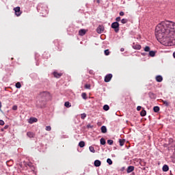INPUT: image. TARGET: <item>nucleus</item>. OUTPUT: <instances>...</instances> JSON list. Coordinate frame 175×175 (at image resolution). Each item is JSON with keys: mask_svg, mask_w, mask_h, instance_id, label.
<instances>
[{"mask_svg": "<svg viewBox=\"0 0 175 175\" xmlns=\"http://www.w3.org/2000/svg\"><path fill=\"white\" fill-rule=\"evenodd\" d=\"M155 36L163 44H175V23L166 21L157 25Z\"/></svg>", "mask_w": 175, "mask_h": 175, "instance_id": "obj_1", "label": "nucleus"}, {"mask_svg": "<svg viewBox=\"0 0 175 175\" xmlns=\"http://www.w3.org/2000/svg\"><path fill=\"white\" fill-rule=\"evenodd\" d=\"M36 106L40 107V109H42V107H44L46 106V99L38 98V100L36 102Z\"/></svg>", "mask_w": 175, "mask_h": 175, "instance_id": "obj_2", "label": "nucleus"}, {"mask_svg": "<svg viewBox=\"0 0 175 175\" xmlns=\"http://www.w3.org/2000/svg\"><path fill=\"white\" fill-rule=\"evenodd\" d=\"M111 28L114 29L116 33H118L120 31V23L118 22H113L111 25Z\"/></svg>", "mask_w": 175, "mask_h": 175, "instance_id": "obj_3", "label": "nucleus"}, {"mask_svg": "<svg viewBox=\"0 0 175 175\" xmlns=\"http://www.w3.org/2000/svg\"><path fill=\"white\" fill-rule=\"evenodd\" d=\"M47 96H50V93L48 92H42L40 93L38 98H41V99H46V98H47Z\"/></svg>", "mask_w": 175, "mask_h": 175, "instance_id": "obj_4", "label": "nucleus"}, {"mask_svg": "<svg viewBox=\"0 0 175 175\" xmlns=\"http://www.w3.org/2000/svg\"><path fill=\"white\" fill-rule=\"evenodd\" d=\"M14 10L15 12V14L16 16H17V17H20V16H21V11L20 10V7H16L14 8Z\"/></svg>", "mask_w": 175, "mask_h": 175, "instance_id": "obj_5", "label": "nucleus"}, {"mask_svg": "<svg viewBox=\"0 0 175 175\" xmlns=\"http://www.w3.org/2000/svg\"><path fill=\"white\" fill-rule=\"evenodd\" d=\"M112 78H113V75L111 74L107 75L105 77V83H109V81H110V80H111Z\"/></svg>", "mask_w": 175, "mask_h": 175, "instance_id": "obj_6", "label": "nucleus"}, {"mask_svg": "<svg viewBox=\"0 0 175 175\" xmlns=\"http://www.w3.org/2000/svg\"><path fill=\"white\" fill-rule=\"evenodd\" d=\"M103 31H105V27H103L102 25H99L96 29L97 33H102V32H103Z\"/></svg>", "mask_w": 175, "mask_h": 175, "instance_id": "obj_7", "label": "nucleus"}, {"mask_svg": "<svg viewBox=\"0 0 175 175\" xmlns=\"http://www.w3.org/2000/svg\"><path fill=\"white\" fill-rule=\"evenodd\" d=\"M85 33H87V31L84 29H81L79 31V35L80 36H84V35H85Z\"/></svg>", "mask_w": 175, "mask_h": 175, "instance_id": "obj_8", "label": "nucleus"}, {"mask_svg": "<svg viewBox=\"0 0 175 175\" xmlns=\"http://www.w3.org/2000/svg\"><path fill=\"white\" fill-rule=\"evenodd\" d=\"M133 170H135V167L132 166V165H130L127 167L126 172L127 173H132V172H133Z\"/></svg>", "mask_w": 175, "mask_h": 175, "instance_id": "obj_9", "label": "nucleus"}, {"mask_svg": "<svg viewBox=\"0 0 175 175\" xmlns=\"http://www.w3.org/2000/svg\"><path fill=\"white\" fill-rule=\"evenodd\" d=\"M163 78L162 77V76L161 75H157L156 77V81L158 82V83H161V81H163Z\"/></svg>", "mask_w": 175, "mask_h": 175, "instance_id": "obj_10", "label": "nucleus"}, {"mask_svg": "<svg viewBox=\"0 0 175 175\" xmlns=\"http://www.w3.org/2000/svg\"><path fill=\"white\" fill-rule=\"evenodd\" d=\"M133 49H134L135 50H140V49H142V45L133 44Z\"/></svg>", "mask_w": 175, "mask_h": 175, "instance_id": "obj_11", "label": "nucleus"}, {"mask_svg": "<svg viewBox=\"0 0 175 175\" xmlns=\"http://www.w3.org/2000/svg\"><path fill=\"white\" fill-rule=\"evenodd\" d=\"M53 76H54V77H56V79H59V77H61V76H62V74L58 73L57 72H53Z\"/></svg>", "mask_w": 175, "mask_h": 175, "instance_id": "obj_12", "label": "nucleus"}, {"mask_svg": "<svg viewBox=\"0 0 175 175\" xmlns=\"http://www.w3.org/2000/svg\"><path fill=\"white\" fill-rule=\"evenodd\" d=\"M101 164L102 163L99 160H96L94 161V166H96V167H99V166H100Z\"/></svg>", "mask_w": 175, "mask_h": 175, "instance_id": "obj_13", "label": "nucleus"}, {"mask_svg": "<svg viewBox=\"0 0 175 175\" xmlns=\"http://www.w3.org/2000/svg\"><path fill=\"white\" fill-rule=\"evenodd\" d=\"M33 122H38V118H31L29 119V123L30 124H33Z\"/></svg>", "mask_w": 175, "mask_h": 175, "instance_id": "obj_14", "label": "nucleus"}, {"mask_svg": "<svg viewBox=\"0 0 175 175\" xmlns=\"http://www.w3.org/2000/svg\"><path fill=\"white\" fill-rule=\"evenodd\" d=\"M27 135L28 136V137H30V139L32 137H35V133L32 132H27Z\"/></svg>", "mask_w": 175, "mask_h": 175, "instance_id": "obj_15", "label": "nucleus"}, {"mask_svg": "<svg viewBox=\"0 0 175 175\" xmlns=\"http://www.w3.org/2000/svg\"><path fill=\"white\" fill-rule=\"evenodd\" d=\"M163 172H169V165H164L163 166Z\"/></svg>", "mask_w": 175, "mask_h": 175, "instance_id": "obj_16", "label": "nucleus"}, {"mask_svg": "<svg viewBox=\"0 0 175 175\" xmlns=\"http://www.w3.org/2000/svg\"><path fill=\"white\" fill-rule=\"evenodd\" d=\"M101 132L102 133H106L107 132V128L105 126H101Z\"/></svg>", "mask_w": 175, "mask_h": 175, "instance_id": "obj_17", "label": "nucleus"}, {"mask_svg": "<svg viewBox=\"0 0 175 175\" xmlns=\"http://www.w3.org/2000/svg\"><path fill=\"white\" fill-rule=\"evenodd\" d=\"M140 115L142 117H146V116L147 115V111H146V110L144 109H142L140 113Z\"/></svg>", "mask_w": 175, "mask_h": 175, "instance_id": "obj_18", "label": "nucleus"}, {"mask_svg": "<svg viewBox=\"0 0 175 175\" xmlns=\"http://www.w3.org/2000/svg\"><path fill=\"white\" fill-rule=\"evenodd\" d=\"M79 147H81V148H83V147H85V142H84V141H81L79 143Z\"/></svg>", "mask_w": 175, "mask_h": 175, "instance_id": "obj_19", "label": "nucleus"}, {"mask_svg": "<svg viewBox=\"0 0 175 175\" xmlns=\"http://www.w3.org/2000/svg\"><path fill=\"white\" fill-rule=\"evenodd\" d=\"M156 52L154 51H149V56L150 57H155Z\"/></svg>", "mask_w": 175, "mask_h": 175, "instance_id": "obj_20", "label": "nucleus"}, {"mask_svg": "<svg viewBox=\"0 0 175 175\" xmlns=\"http://www.w3.org/2000/svg\"><path fill=\"white\" fill-rule=\"evenodd\" d=\"M100 142L102 146H105V144H106V139H105V138H101Z\"/></svg>", "mask_w": 175, "mask_h": 175, "instance_id": "obj_21", "label": "nucleus"}, {"mask_svg": "<svg viewBox=\"0 0 175 175\" xmlns=\"http://www.w3.org/2000/svg\"><path fill=\"white\" fill-rule=\"evenodd\" d=\"M120 146L122 147L125 144V139H119Z\"/></svg>", "mask_w": 175, "mask_h": 175, "instance_id": "obj_22", "label": "nucleus"}, {"mask_svg": "<svg viewBox=\"0 0 175 175\" xmlns=\"http://www.w3.org/2000/svg\"><path fill=\"white\" fill-rule=\"evenodd\" d=\"M109 109H110V107H109V105H105L103 106V110H105V111H107Z\"/></svg>", "mask_w": 175, "mask_h": 175, "instance_id": "obj_23", "label": "nucleus"}, {"mask_svg": "<svg viewBox=\"0 0 175 175\" xmlns=\"http://www.w3.org/2000/svg\"><path fill=\"white\" fill-rule=\"evenodd\" d=\"M153 110H154V113H158V111H159V107H158V106L154 107Z\"/></svg>", "mask_w": 175, "mask_h": 175, "instance_id": "obj_24", "label": "nucleus"}, {"mask_svg": "<svg viewBox=\"0 0 175 175\" xmlns=\"http://www.w3.org/2000/svg\"><path fill=\"white\" fill-rule=\"evenodd\" d=\"M87 117V113H83L81 114V120H85V118Z\"/></svg>", "mask_w": 175, "mask_h": 175, "instance_id": "obj_25", "label": "nucleus"}, {"mask_svg": "<svg viewBox=\"0 0 175 175\" xmlns=\"http://www.w3.org/2000/svg\"><path fill=\"white\" fill-rule=\"evenodd\" d=\"M64 106L66 107H70L72 105H70V103H69L68 101H66L65 103H64Z\"/></svg>", "mask_w": 175, "mask_h": 175, "instance_id": "obj_26", "label": "nucleus"}, {"mask_svg": "<svg viewBox=\"0 0 175 175\" xmlns=\"http://www.w3.org/2000/svg\"><path fill=\"white\" fill-rule=\"evenodd\" d=\"M89 150H90V152L95 153V148H94L93 146H90Z\"/></svg>", "mask_w": 175, "mask_h": 175, "instance_id": "obj_27", "label": "nucleus"}, {"mask_svg": "<svg viewBox=\"0 0 175 175\" xmlns=\"http://www.w3.org/2000/svg\"><path fill=\"white\" fill-rule=\"evenodd\" d=\"M150 46H145L144 51H146V53H148V52H150Z\"/></svg>", "mask_w": 175, "mask_h": 175, "instance_id": "obj_28", "label": "nucleus"}, {"mask_svg": "<svg viewBox=\"0 0 175 175\" xmlns=\"http://www.w3.org/2000/svg\"><path fill=\"white\" fill-rule=\"evenodd\" d=\"M121 23H122V24H126V23H128V19L123 18L121 20Z\"/></svg>", "mask_w": 175, "mask_h": 175, "instance_id": "obj_29", "label": "nucleus"}, {"mask_svg": "<svg viewBox=\"0 0 175 175\" xmlns=\"http://www.w3.org/2000/svg\"><path fill=\"white\" fill-rule=\"evenodd\" d=\"M105 55H110V51H109V49H106L105 51Z\"/></svg>", "mask_w": 175, "mask_h": 175, "instance_id": "obj_30", "label": "nucleus"}, {"mask_svg": "<svg viewBox=\"0 0 175 175\" xmlns=\"http://www.w3.org/2000/svg\"><path fill=\"white\" fill-rule=\"evenodd\" d=\"M16 88H21V83L17 82V83H16Z\"/></svg>", "mask_w": 175, "mask_h": 175, "instance_id": "obj_31", "label": "nucleus"}, {"mask_svg": "<svg viewBox=\"0 0 175 175\" xmlns=\"http://www.w3.org/2000/svg\"><path fill=\"white\" fill-rule=\"evenodd\" d=\"M85 88H86V90H91V85L90 84H85Z\"/></svg>", "mask_w": 175, "mask_h": 175, "instance_id": "obj_32", "label": "nucleus"}, {"mask_svg": "<svg viewBox=\"0 0 175 175\" xmlns=\"http://www.w3.org/2000/svg\"><path fill=\"white\" fill-rule=\"evenodd\" d=\"M81 96L83 99H87V93H82Z\"/></svg>", "mask_w": 175, "mask_h": 175, "instance_id": "obj_33", "label": "nucleus"}, {"mask_svg": "<svg viewBox=\"0 0 175 175\" xmlns=\"http://www.w3.org/2000/svg\"><path fill=\"white\" fill-rule=\"evenodd\" d=\"M107 143L109 144V146H112L113 143H114V141L111 139H108Z\"/></svg>", "mask_w": 175, "mask_h": 175, "instance_id": "obj_34", "label": "nucleus"}, {"mask_svg": "<svg viewBox=\"0 0 175 175\" xmlns=\"http://www.w3.org/2000/svg\"><path fill=\"white\" fill-rule=\"evenodd\" d=\"M162 103H163V105H165V106H169V102L166 100H162Z\"/></svg>", "mask_w": 175, "mask_h": 175, "instance_id": "obj_35", "label": "nucleus"}, {"mask_svg": "<svg viewBox=\"0 0 175 175\" xmlns=\"http://www.w3.org/2000/svg\"><path fill=\"white\" fill-rule=\"evenodd\" d=\"M45 129H46V131H47L48 132H50V131H51V126H46Z\"/></svg>", "mask_w": 175, "mask_h": 175, "instance_id": "obj_36", "label": "nucleus"}, {"mask_svg": "<svg viewBox=\"0 0 175 175\" xmlns=\"http://www.w3.org/2000/svg\"><path fill=\"white\" fill-rule=\"evenodd\" d=\"M107 162L109 165H113V161H111L110 159H107Z\"/></svg>", "mask_w": 175, "mask_h": 175, "instance_id": "obj_37", "label": "nucleus"}, {"mask_svg": "<svg viewBox=\"0 0 175 175\" xmlns=\"http://www.w3.org/2000/svg\"><path fill=\"white\" fill-rule=\"evenodd\" d=\"M120 21H121V17H117L116 18V23H118V22H120Z\"/></svg>", "mask_w": 175, "mask_h": 175, "instance_id": "obj_38", "label": "nucleus"}, {"mask_svg": "<svg viewBox=\"0 0 175 175\" xmlns=\"http://www.w3.org/2000/svg\"><path fill=\"white\" fill-rule=\"evenodd\" d=\"M148 95H149V96H150V98H152V96H154V93H152V92H149Z\"/></svg>", "mask_w": 175, "mask_h": 175, "instance_id": "obj_39", "label": "nucleus"}, {"mask_svg": "<svg viewBox=\"0 0 175 175\" xmlns=\"http://www.w3.org/2000/svg\"><path fill=\"white\" fill-rule=\"evenodd\" d=\"M137 111H140L142 110V106L137 107Z\"/></svg>", "mask_w": 175, "mask_h": 175, "instance_id": "obj_40", "label": "nucleus"}, {"mask_svg": "<svg viewBox=\"0 0 175 175\" xmlns=\"http://www.w3.org/2000/svg\"><path fill=\"white\" fill-rule=\"evenodd\" d=\"M0 125H5V122L2 120H0Z\"/></svg>", "mask_w": 175, "mask_h": 175, "instance_id": "obj_41", "label": "nucleus"}, {"mask_svg": "<svg viewBox=\"0 0 175 175\" xmlns=\"http://www.w3.org/2000/svg\"><path fill=\"white\" fill-rule=\"evenodd\" d=\"M17 105H14L13 107H12V110H17Z\"/></svg>", "mask_w": 175, "mask_h": 175, "instance_id": "obj_42", "label": "nucleus"}, {"mask_svg": "<svg viewBox=\"0 0 175 175\" xmlns=\"http://www.w3.org/2000/svg\"><path fill=\"white\" fill-rule=\"evenodd\" d=\"M125 13L124 12H120V16H124Z\"/></svg>", "mask_w": 175, "mask_h": 175, "instance_id": "obj_43", "label": "nucleus"}, {"mask_svg": "<svg viewBox=\"0 0 175 175\" xmlns=\"http://www.w3.org/2000/svg\"><path fill=\"white\" fill-rule=\"evenodd\" d=\"M27 165H28L29 167H32V163H27Z\"/></svg>", "mask_w": 175, "mask_h": 175, "instance_id": "obj_44", "label": "nucleus"}, {"mask_svg": "<svg viewBox=\"0 0 175 175\" xmlns=\"http://www.w3.org/2000/svg\"><path fill=\"white\" fill-rule=\"evenodd\" d=\"M169 142H170L169 144H170V143H173V139H170Z\"/></svg>", "mask_w": 175, "mask_h": 175, "instance_id": "obj_45", "label": "nucleus"}, {"mask_svg": "<svg viewBox=\"0 0 175 175\" xmlns=\"http://www.w3.org/2000/svg\"><path fill=\"white\" fill-rule=\"evenodd\" d=\"M120 51H122V52L125 51V49L121 48V49H120Z\"/></svg>", "mask_w": 175, "mask_h": 175, "instance_id": "obj_46", "label": "nucleus"}, {"mask_svg": "<svg viewBox=\"0 0 175 175\" xmlns=\"http://www.w3.org/2000/svg\"><path fill=\"white\" fill-rule=\"evenodd\" d=\"M172 158H174V159H175V152L172 154Z\"/></svg>", "mask_w": 175, "mask_h": 175, "instance_id": "obj_47", "label": "nucleus"}, {"mask_svg": "<svg viewBox=\"0 0 175 175\" xmlns=\"http://www.w3.org/2000/svg\"><path fill=\"white\" fill-rule=\"evenodd\" d=\"M87 127H88V128H92V126H91L90 124H88V125L87 126Z\"/></svg>", "mask_w": 175, "mask_h": 175, "instance_id": "obj_48", "label": "nucleus"}, {"mask_svg": "<svg viewBox=\"0 0 175 175\" xmlns=\"http://www.w3.org/2000/svg\"><path fill=\"white\" fill-rule=\"evenodd\" d=\"M96 2H97V3H100V0H97Z\"/></svg>", "mask_w": 175, "mask_h": 175, "instance_id": "obj_49", "label": "nucleus"}, {"mask_svg": "<svg viewBox=\"0 0 175 175\" xmlns=\"http://www.w3.org/2000/svg\"><path fill=\"white\" fill-rule=\"evenodd\" d=\"M1 107H2V103H1V101H0V109H1Z\"/></svg>", "mask_w": 175, "mask_h": 175, "instance_id": "obj_50", "label": "nucleus"}, {"mask_svg": "<svg viewBox=\"0 0 175 175\" xmlns=\"http://www.w3.org/2000/svg\"><path fill=\"white\" fill-rule=\"evenodd\" d=\"M174 58H175V51L173 53Z\"/></svg>", "mask_w": 175, "mask_h": 175, "instance_id": "obj_51", "label": "nucleus"}, {"mask_svg": "<svg viewBox=\"0 0 175 175\" xmlns=\"http://www.w3.org/2000/svg\"><path fill=\"white\" fill-rule=\"evenodd\" d=\"M89 73L91 75V73H92V70L89 71Z\"/></svg>", "mask_w": 175, "mask_h": 175, "instance_id": "obj_52", "label": "nucleus"}, {"mask_svg": "<svg viewBox=\"0 0 175 175\" xmlns=\"http://www.w3.org/2000/svg\"><path fill=\"white\" fill-rule=\"evenodd\" d=\"M4 129H8V126H5L4 127Z\"/></svg>", "mask_w": 175, "mask_h": 175, "instance_id": "obj_53", "label": "nucleus"}, {"mask_svg": "<svg viewBox=\"0 0 175 175\" xmlns=\"http://www.w3.org/2000/svg\"><path fill=\"white\" fill-rule=\"evenodd\" d=\"M142 55H146V53H142Z\"/></svg>", "mask_w": 175, "mask_h": 175, "instance_id": "obj_54", "label": "nucleus"}]
</instances>
